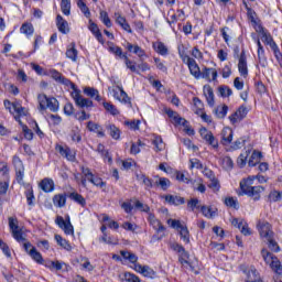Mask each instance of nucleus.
I'll return each instance as SVG.
<instances>
[{"label": "nucleus", "instance_id": "nucleus-42", "mask_svg": "<svg viewBox=\"0 0 282 282\" xmlns=\"http://www.w3.org/2000/svg\"><path fill=\"white\" fill-rule=\"evenodd\" d=\"M61 10L65 17H69L72 12V0H62Z\"/></svg>", "mask_w": 282, "mask_h": 282}, {"label": "nucleus", "instance_id": "nucleus-15", "mask_svg": "<svg viewBox=\"0 0 282 282\" xmlns=\"http://www.w3.org/2000/svg\"><path fill=\"white\" fill-rule=\"evenodd\" d=\"M82 186H84V188L87 187V182H94V177H96V175H94V173L91 172V170L89 167H82Z\"/></svg>", "mask_w": 282, "mask_h": 282}, {"label": "nucleus", "instance_id": "nucleus-12", "mask_svg": "<svg viewBox=\"0 0 282 282\" xmlns=\"http://www.w3.org/2000/svg\"><path fill=\"white\" fill-rule=\"evenodd\" d=\"M112 94L116 100H119V102H124V105H127V102H129L130 100L129 95H127L124 89H122V86H117L116 88H113Z\"/></svg>", "mask_w": 282, "mask_h": 282}, {"label": "nucleus", "instance_id": "nucleus-7", "mask_svg": "<svg viewBox=\"0 0 282 282\" xmlns=\"http://www.w3.org/2000/svg\"><path fill=\"white\" fill-rule=\"evenodd\" d=\"M172 250L178 253V261L182 265L188 264L189 254L184 247L177 242L171 245Z\"/></svg>", "mask_w": 282, "mask_h": 282}, {"label": "nucleus", "instance_id": "nucleus-4", "mask_svg": "<svg viewBox=\"0 0 282 282\" xmlns=\"http://www.w3.org/2000/svg\"><path fill=\"white\" fill-rule=\"evenodd\" d=\"M257 228L261 239H270V237H274V231L272 230V225H270V223L259 220Z\"/></svg>", "mask_w": 282, "mask_h": 282}, {"label": "nucleus", "instance_id": "nucleus-23", "mask_svg": "<svg viewBox=\"0 0 282 282\" xmlns=\"http://www.w3.org/2000/svg\"><path fill=\"white\" fill-rule=\"evenodd\" d=\"M126 50H128V52H132V54H135L139 58L147 56L144 50L138 44L133 45L131 43H127Z\"/></svg>", "mask_w": 282, "mask_h": 282}, {"label": "nucleus", "instance_id": "nucleus-48", "mask_svg": "<svg viewBox=\"0 0 282 282\" xmlns=\"http://www.w3.org/2000/svg\"><path fill=\"white\" fill-rule=\"evenodd\" d=\"M99 19H100L101 23H104V25H106V28H111V25H112L111 19L109 18V13H107V11H100Z\"/></svg>", "mask_w": 282, "mask_h": 282}, {"label": "nucleus", "instance_id": "nucleus-55", "mask_svg": "<svg viewBox=\"0 0 282 282\" xmlns=\"http://www.w3.org/2000/svg\"><path fill=\"white\" fill-rule=\"evenodd\" d=\"M228 113V106H218L216 109H215V115L218 117V118H226Z\"/></svg>", "mask_w": 282, "mask_h": 282}, {"label": "nucleus", "instance_id": "nucleus-53", "mask_svg": "<svg viewBox=\"0 0 282 282\" xmlns=\"http://www.w3.org/2000/svg\"><path fill=\"white\" fill-rule=\"evenodd\" d=\"M97 151L100 153V155H101V158H104V160H108V162H111V156L109 155V151L105 149L102 143L98 144Z\"/></svg>", "mask_w": 282, "mask_h": 282}, {"label": "nucleus", "instance_id": "nucleus-36", "mask_svg": "<svg viewBox=\"0 0 282 282\" xmlns=\"http://www.w3.org/2000/svg\"><path fill=\"white\" fill-rule=\"evenodd\" d=\"M108 51L111 52V54H115V56H118V58H123L127 53H122V48L113 43H110L108 46Z\"/></svg>", "mask_w": 282, "mask_h": 282}, {"label": "nucleus", "instance_id": "nucleus-18", "mask_svg": "<svg viewBox=\"0 0 282 282\" xmlns=\"http://www.w3.org/2000/svg\"><path fill=\"white\" fill-rule=\"evenodd\" d=\"M115 17L116 23L120 25V28H122L124 32H128L129 34L133 32V30H131V25L127 22V19L124 17H122L120 13H115Z\"/></svg>", "mask_w": 282, "mask_h": 282}, {"label": "nucleus", "instance_id": "nucleus-57", "mask_svg": "<svg viewBox=\"0 0 282 282\" xmlns=\"http://www.w3.org/2000/svg\"><path fill=\"white\" fill-rule=\"evenodd\" d=\"M154 65L156 66V69H160V72H163V74H166L169 72V68L166 67L164 62L160 59V57H154Z\"/></svg>", "mask_w": 282, "mask_h": 282}, {"label": "nucleus", "instance_id": "nucleus-63", "mask_svg": "<svg viewBox=\"0 0 282 282\" xmlns=\"http://www.w3.org/2000/svg\"><path fill=\"white\" fill-rule=\"evenodd\" d=\"M259 160H261V153L253 152L251 159L249 160V166H257V162H259Z\"/></svg>", "mask_w": 282, "mask_h": 282}, {"label": "nucleus", "instance_id": "nucleus-37", "mask_svg": "<svg viewBox=\"0 0 282 282\" xmlns=\"http://www.w3.org/2000/svg\"><path fill=\"white\" fill-rule=\"evenodd\" d=\"M106 129L112 140H120V128L116 127V124H108Z\"/></svg>", "mask_w": 282, "mask_h": 282}, {"label": "nucleus", "instance_id": "nucleus-13", "mask_svg": "<svg viewBox=\"0 0 282 282\" xmlns=\"http://www.w3.org/2000/svg\"><path fill=\"white\" fill-rule=\"evenodd\" d=\"M200 78H205L207 83L217 80V69L205 67L200 72Z\"/></svg>", "mask_w": 282, "mask_h": 282}, {"label": "nucleus", "instance_id": "nucleus-58", "mask_svg": "<svg viewBox=\"0 0 282 282\" xmlns=\"http://www.w3.org/2000/svg\"><path fill=\"white\" fill-rule=\"evenodd\" d=\"M258 61L261 67H268V58L265 57V50L258 51Z\"/></svg>", "mask_w": 282, "mask_h": 282}, {"label": "nucleus", "instance_id": "nucleus-21", "mask_svg": "<svg viewBox=\"0 0 282 282\" xmlns=\"http://www.w3.org/2000/svg\"><path fill=\"white\" fill-rule=\"evenodd\" d=\"M135 272H139L140 274H143V276H154L155 271L151 269L149 265H142V264H134Z\"/></svg>", "mask_w": 282, "mask_h": 282}, {"label": "nucleus", "instance_id": "nucleus-51", "mask_svg": "<svg viewBox=\"0 0 282 282\" xmlns=\"http://www.w3.org/2000/svg\"><path fill=\"white\" fill-rule=\"evenodd\" d=\"M104 108L106 109V111L111 113V116H119L120 115V111L118 110V108H116L113 106V104H111V102H104Z\"/></svg>", "mask_w": 282, "mask_h": 282}, {"label": "nucleus", "instance_id": "nucleus-9", "mask_svg": "<svg viewBox=\"0 0 282 282\" xmlns=\"http://www.w3.org/2000/svg\"><path fill=\"white\" fill-rule=\"evenodd\" d=\"M3 105L10 113H17V116H25V108H23L19 102H11L10 100L6 99Z\"/></svg>", "mask_w": 282, "mask_h": 282}, {"label": "nucleus", "instance_id": "nucleus-45", "mask_svg": "<svg viewBox=\"0 0 282 282\" xmlns=\"http://www.w3.org/2000/svg\"><path fill=\"white\" fill-rule=\"evenodd\" d=\"M193 102H194L193 111L194 113L199 116V113L204 111V102H202L200 99L197 97H194Z\"/></svg>", "mask_w": 282, "mask_h": 282}, {"label": "nucleus", "instance_id": "nucleus-2", "mask_svg": "<svg viewBox=\"0 0 282 282\" xmlns=\"http://www.w3.org/2000/svg\"><path fill=\"white\" fill-rule=\"evenodd\" d=\"M257 177L259 176H249L240 182L242 193L248 195V197H252L254 202H259V199H261V193L264 191L263 186L261 185L252 186Z\"/></svg>", "mask_w": 282, "mask_h": 282}, {"label": "nucleus", "instance_id": "nucleus-50", "mask_svg": "<svg viewBox=\"0 0 282 282\" xmlns=\"http://www.w3.org/2000/svg\"><path fill=\"white\" fill-rule=\"evenodd\" d=\"M46 109H50V111L53 112L58 111V100L54 97H51L48 99V104L46 105Z\"/></svg>", "mask_w": 282, "mask_h": 282}, {"label": "nucleus", "instance_id": "nucleus-64", "mask_svg": "<svg viewBox=\"0 0 282 282\" xmlns=\"http://www.w3.org/2000/svg\"><path fill=\"white\" fill-rule=\"evenodd\" d=\"M123 279L127 282H140V278H138V275H135L133 273H129V272H126L123 274Z\"/></svg>", "mask_w": 282, "mask_h": 282}, {"label": "nucleus", "instance_id": "nucleus-33", "mask_svg": "<svg viewBox=\"0 0 282 282\" xmlns=\"http://www.w3.org/2000/svg\"><path fill=\"white\" fill-rule=\"evenodd\" d=\"M69 199H72L73 202H76V204H79V206H82L83 208H85V206H87V200L85 199V197H83V195L73 192L68 195Z\"/></svg>", "mask_w": 282, "mask_h": 282}, {"label": "nucleus", "instance_id": "nucleus-60", "mask_svg": "<svg viewBox=\"0 0 282 282\" xmlns=\"http://www.w3.org/2000/svg\"><path fill=\"white\" fill-rule=\"evenodd\" d=\"M208 186L209 188H212V191H214V193H219V189L221 188V185L219 184V180H217L216 176L209 181Z\"/></svg>", "mask_w": 282, "mask_h": 282}, {"label": "nucleus", "instance_id": "nucleus-27", "mask_svg": "<svg viewBox=\"0 0 282 282\" xmlns=\"http://www.w3.org/2000/svg\"><path fill=\"white\" fill-rule=\"evenodd\" d=\"M152 47L160 56H169V47L165 46L164 42H154Z\"/></svg>", "mask_w": 282, "mask_h": 282}, {"label": "nucleus", "instance_id": "nucleus-44", "mask_svg": "<svg viewBox=\"0 0 282 282\" xmlns=\"http://www.w3.org/2000/svg\"><path fill=\"white\" fill-rule=\"evenodd\" d=\"M77 2V7L79 8L80 12H83V14L89 19V17H91V12L89 11V7H87V3H85V1L83 0H76Z\"/></svg>", "mask_w": 282, "mask_h": 282}, {"label": "nucleus", "instance_id": "nucleus-49", "mask_svg": "<svg viewBox=\"0 0 282 282\" xmlns=\"http://www.w3.org/2000/svg\"><path fill=\"white\" fill-rule=\"evenodd\" d=\"M218 93L220 94L221 98H230V96H232V89L228 86H220L218 88Z\"/></svg>", "mask_w": 282, "mask_h": 282}, {"label": "nucleus", "instance_id": "nucleus-16", "mask_svg": "<svg viewBox=\"0 0 282 282\" xmlns=\"http://www.w3.org/2000/svg\"><path fill=\"white\" fill-rule=\"evenodd\" d=\"M245 274L247 276L245 282H262L261 276L259 275V272L254 269V267L246 270Z\"/></svg>", "mask_w": 282, "mask_h": 282}, {"label": "nucleus", "instance_id": "nucleus-8", "mask_svg": "<svg viewBox=\"0 0 282 282\" xmlns=\"http://www.w3.org/2000/svg\"><path fill=\"white\" fill-rule=\"evenodd\" d=\"M238 72L242 78H248V57L245 50L241 51L238 59Z\"/></svg>", "mask_w": 282, "mask_h": 282}, {"label": "nucleus", "instance_id": "nucleus-3", "mask_svg": "<svg viewBox=\"0 0 282 282\" xmlns=\"http://www.w3.org/2000/svg\"><path fill=\"white\" fill-rule=\"evenodd\" d=\"M9 228H10L13 239H15V241H18V243L24 242L23 248H24L25 252L29 254L30 250H32V248H34V246H32V243L30 241H28V239H25V237H23V229H21L19 227V220H17V218L10 217L9 218Z\"/></svg>", "mask_w": 282, "mask_h": 282}, {"label": "nucleus", "instance_id": "nucleus-5", "mask_svg": "<svg viewBox=\"0 0 282 282\" xmlns=\"http://www.w3.org/2000/svg\"><path fill=\"white\" fill-rule=\"evenodd\" d=\"M55 150L62 155L67 162H76V150L70 149L67 145L57 144Z\"/></svg>", "mask_w": 282, "mask_h": 282}, {"label": "nucleus", "instance_id": "nucleus-46", "mask_svg": "<svg viewBox=\"0 0 282 282\" xmlns=\"http://www.w3.org/2000/svg\"><path fill=\"white\" fill-rule=\"evenodd\" d=\"M265 241L268 242L269 249L272 252H281V247H279V243L276 242V240H274V236L267 238Z\"/></svg>", "mask_w": 282, "mask_h": 282}, {"label": "nucleus", "instance_id": "nucleus-24", "mask_svg": "<svg viewBox=\"0 0 282 282\" xmlns=\"http://www.w3.org/2000/svg\"><path fill=\"white\" fill-rule=\"evenodd\" d=\"M204 96L206 98L207 105H209V107H214L215 106V93L213 91V88L210 86H204Z\"/></svg>", "mask_w": 282, "mask_h": 282}, {"label": "nucleus", "instance_id": "nucleus-22", "mask_svg": "<svg viewBox=\"0 0 282 282\" xmlns=\"http://www.w3.org/2000/svg\"><path fill=\"white\" fill-rule=\"evenodd\" d=\"M53 204L56 208H65L67 204V194H56L53 196Z\"/></svg>", "mask_w": 282, "mask_h": 282}, {"label": "nucleus", "instance_id": "nucleus-11", "mask_svg": "<svg viewBox=\"0 0 282 282\" xmlns=\"http://www.w3.org/2000/svg\"><path fill=\"white\" fill-rule=\"evenodd\" d=\"M55 224L64 230L65 235H74V226L72 223H65V218H63V216H57Z\"/></svg>", "mask_w": 282, "mask_h": 282}, {"label": "nucleus", "instance_id": "nucleus-61", "mask_svg": "<svg viewBox=\"0 0 282 282\" xmlns=\"http://www.w3.org/2000/svg\"><path fill=\"white\" fill-rule=\"evenodd\" d=\"M153 144L155 147V151H164V141L162 140V137H155Z\"/></svg>", "mask_w": 282, "mask_h": 282}, {"label": "nucleus", "instance_id": "nucleus-35", "mask_svg": "<svg viewBox=\"0 0 282 282\" xmlns=\"http://www.w3.org/2000/svg\"><path fill=\"white\" fill-rule=\"evenodd\" d=\"M187 67L189 69V74H192L194 78H197V79L202 78V70L199 69V65H197L196 61L187 65Z\"/></svg>", "mask_w": 282, "mask_h": 282}, {"label": "nucleus", "instance_id": "nucleus-29", "mask_svg": "<svg viewBox=\"0 0 282 282\" xmlns=\"http://www.w3.org/2000/svg\"><path fill=\"white\" fill-rule=\"evenodd\" d=\"M154 186H159L162 191H169L171 187V181L166 177L155 176Z\"/></svg>", "mask_w": 282, "mask_h": 282}, {"label": "nucleus", "instance_id": "nucleus-28", "mask_svg": "<svg viewBox=\"0 0 282 282\" xmlns=\"http://www.w3.org/2000/svg\"><path fill=\"white\" fill-rule=\"evenodd\" d=\"M66 56L73 61L74 63H76L77 58H78V50H76V43L72 42L67 50H66Z\"/></svg>", "mask_w": 282, "mask_h": 282}, {"label": "nucleus", "instance_id": "nucleus-30", "mask_svg": "<svg viewBox=\"0 0 282 282\" xmlns=\"http://www.w3.org/2000/svg\"><path fill=\"white\" fill-rule=\"evenodd\" d=\"M232 142V129L224 128L221 131V143L226 147Z\"/></svg>", "mask_w": 282, "mask_h": 282}, {"label": "nucleus", "instance_id": "nucleus-39", "mask_svg": "<svg viewBox=\"0 0 282 282\" xmlns=\"http://www.w3.org/2000/svg\"><path fill=\"white\" fill-rule=\"evenodd\" d=\"M261 256L263 258V261L268 265H272V263L274 262V259H276V257L274 254L270 253V251H268V249H262L261 250Z\"/></svg>", "mask_w": 282, "mask_h": 282}, {"label": "nucleus", "instance_id": "nucleus-17", "mask_svg": "<svg viewBox=\"0 0 282 282\" xmlns=\"http://www.w3.org/2000/svg\"><path fill=\"white\" fill-rule=\"evenodd\" d=\"M88 30H90L91 34L97 39L98 43H105V39L102 37V33L94 21L89 20Z\"/></svg>", "mask_w": 282, "mask_h": 282}, {"label": "nucleus", "instance_id": "nucleus-43", "mask_svg": "<svg viewBox=\"0 0 282 282\" xmlns=\"http://www.w3.org/2000/svg\"><path fill=\"white\" fill-rule=\"evenodd\" d=\"M137 177H138L139 182H142V184H144V186L148 191L153 188V186H155V183H153V181H151V178H149L144 174L138 175Z\"/></svg>", "mask_w": 282, "mask_h": 282}, {"label": "nucleus", "instance_id": "nucleus-54", "mask_svg": "<svg viewBox=\"0 0 282 282\" xmlns=\"http://www.w3.org/2000/svg\"><path fill=\"white\" fill-rule=\"evenodd\" d=\"M180 236H181V239H183V241L185 243H188L191 241V235H189L188 228L186 226H183L180 229Z\"/></svg>", "mask_w": 282, "mask_h": 282}, {"label": "nucleus", "instance_id": "nucleus-6", "mask_svg": "<svg viewBox=\"0 0 282 282\" xmlns=\"http://www.w3.org/2000/svg\"><path fill=\"white\" fill-rule=\"evenodd\" d=\"M13 165L15 169V176L18 184H22L23 177L25 175V167L23 166V161L18 155L13 156Z\"/></svg>", "mask_w": 282, "mask_h": 282}, {"label": "nucleus", "instance_id": "nucleus-14", "mask_svg": "<svg viewBox=\"0 0 282 282\" xmlns=\"http://www.w3.org/2000/svg\"><path fill=\"white\" fill-rule=\"evenodd\" d=\"M163 199H165V202L167 204H170V206H182V204H185V199L182 196H177V195H164Z\"/></svg>", "mask_w": 282, "mask_h": 282}, {"label": "nucleus", "instance_id": "nucleus-56", "mask_svg": "<svg viewBox=\"0 0 282 282\" xmlns=\"http://www.w3.org/2000/svg\"><path fill=\"white\" fill-rule=\"evenodd\" d=\"M221 164L226 171H230L232 166H235V163L232 162V159H230V156H224L221 159Z\"/></svg>", "mask_w": 282, "mask_h": 282}, {"label": "nucleus", "instance_id": "nucleus-10", "mask_svg": "<svg viewBox=\"0 0 282 282\" xmlns=\"http://www.w3.org/2000/svg\"><path fill=\"white\" fill-rule=\"evenodd\" d=\"M200 137L205 139L207 144H210L213 149H217L219 147V142L217 139H215V135H213V132L208 131L206 128H200L199 130Z\"/></svg>", "mask_w": 282, "mask_h": 282}, {"label": "nucleus", "instance_id": "nucleus-32", "mask_svg": "<svg viewBox=\"0 0 282 282\" xmlns=\"http://www.w3.org/2000/svg\"><path fill=\"white\" fill-rule=\"evenodd\" d=\"M120 254H121V257H123V259H126V261H129L130 263H133V265H140L138 263V256H135V253L130 252V251L121 250Z\"/></svg>", "mask_w": 282, "mask_h": 282}, {"label": "nucleus", "instance_id": "nucleus-1", "mask_svg": "<svg viewBox=\"0 0 282 282\" xmlns=\"http://www.w3.org/2000/svg\"><path fill=\"white\" fill-rule=\"evenodd\" d=\"M48 75L51 76V78H53V80H55L59 85H65V87H70L73 89L70 96L74 99L75 105H77V107H80V109H85V107L94 106V101L84 98L83 95H80V90L76 89V85L72 83V80L63 76L61 72L56 69H51L48 70Z\"/></svg>", "mask_w": 282, "mask_h": 282}, {"label": "nucleus", "instance_id": "nucleus-59", "mask_svg": "<svg viewBox=\"0 0 282 282\" xmlns=\"http://www.w3.org/2000/svg\"><path fill=\"white\" fill-rule=\"evenodd\" d=\"M262 41L265 43V45H269V47H274L276 45V42H274V39H272V35L268 33H263Z\"/></svg>", "mask_w": 282, "mask_h": 282}, {"label": "nucleus", "instance_id": "nucleus-38", "mask_svg": "<svg viewBox=\"0 0 282 282\" xmlns=\"http://www.w3.org/2000/svg\"><path fill=\"white\" fill-rule=\"evenodd\" d=\"M84 94L86 96H89L90 98H95V100H97V102H100V100H102V98L100 97L98 89L91 88V87H86L84 89Z\"/></svg>", "mask_w": 282, "mask_h": 282}, {"label": "nucleus", "instance_id": "nucleus-41", "mask_svg": "<svg viewBox=\"0 0 282 282\" xmlns=\"http://www.w3.org/2000/svg\"><path fill=\"white\" fill-rule=\"evenodd\" d=\"M21 34H25L26 36H32L34 34V26L32 23H23L20 28Z\"/></svg>", "mask_w": 282, "mask_h": 282}, {"label": "nucleus", "instance_id": "nucleus-52", "mask_svg": "<svg viewBox=\"0 0 282 282\" xmlns=\"http://www.w3.org/2000/svg\"><path fill=\"white\" fill-rule=\"evenodd\" d=\"M270 268L271 270H273V272H275V274H282V265L279 258L274 259L273 262H271Z\"/></svg>", "mask_w": 282, "mask_h": 282}, {"label": "nucleus", "instance_id": "nucleus-26", "mask_svg": "<svg viewBox=\"0 0 282 282\" xmlns=\"http://www.w3.org/2000/svg\"><path fill=\"white\" fill-rule=\"evenodd\" d=\"M148 220L158 232H164V230H166V228L162 226V223L155 218V215L149 214Z\"/></svg>", "mask_w": 282, "mask_h": 282}, {"label": "nucleus", "instance_id": "nucleus-34", "mask_svg": "<svg viewBox=\"0 0 282 282\" xmlns=\"http://www.w3.org/2000/svg\"><path fill=\"white\" fill-rule=\"evenodd\" d=\"M202 214L207 219H213L214 217H217V209L208 206H200Z\"/></svg>", "mask_w": 282, "mask_h": 282}, {"label": "nucleus", "instance_id": "nucleus-62", "mask_svg": "<svg viewBox=\"0 0 282 282\" xmlns=\"http://www.w3.org/2000/svg\"><path fill=\"white\" fill-rule=\"evenodd\" d=\"M25 197H26L28 206H34L35 197H34V191L32 188L25 192Z\"/></svg>", "mask_w": 282, "mask_h": 282}, {"label": "nucleus", "instance_id": "nucleus-31", "mask_svg": "<svg viewBox=\"0 0 282 282\" xmlns=\"http://www.w3.org/2000/svg\"><path fill=\"white\" fill-rule=\"evenodd\" d=\"M40 187L44 193H52L54 191V180L52 178H44L40 183Z\"/></svg>", "mask_w": 282, "mask_h": 282}, {"label": "nucleus", "instance_id": "nucleus-25", "mask_svg": "<svg viewBox=\"0 0 282 282\" xmlns=\"http://www.w3.org/2000/svg\"><path fill=\"white\" fill-rule=\"evenodd\" d=\"M29 257H31V259L35 261V263H39V265H43V263H45L43 254H41V252L36 250V247H32V249H30Z\"/></svg>", "mask_w": 282, "mask_h": 282}, {"label": "nucleus", "instance_id": "nucleus-40", "mask_svg": "<svg viewBox=\"0 0 282 282\" xmlns=\"http://www.w3.org/2000/svg\"><path fill=\"white\" fill-rule=\"evenodd\" d=\"M55 241L61 246V248H64V250H72V245H69V241H67L63 236L55 235Z\"/></svg>", "mask_w": 282, "mask_h": 282}, {"label": "nucleus", "instance_id": "nucleus-47", "mask_svg": "<svg viewBox=\"0 0 282 282\" xmlns=\"http://www.w3.org/2000/svg\"><path fill=\"white\" fill-rule=\"evenodd\" d=\"M37 100L41 111H45V109H47V104L50 102V97H47V95H39Z\"/></svg>", "mask_w": 282, "mask_h": 282}, {"label": "nucleus", "instance_id": "nucleus-19", "mask_svg": "<svg viewBox=\"0 0 282 282\" xmlns=\"http://www.w3.org/2000/svg\"><path fill=\"white\" fill-rule=\"evenodd\" d=\"M56 25L58 32H61L62 34H69V23L61 15L56 17Z\"/></svg>", "mask_w": 282, "mask_h": 282}, {"label": "nucleus", "instance_id": "nucleus-20", "mask_svg": "<svg viewBox=\"0 0 282 282\" xmlns=\"http://www.w3.org/2000/svg\"><path fill=\"white\" fill-rule=\"evenodd\" d=\"M165 113H166V116H169V118H171V120L174 124H186V119L182 118L180 116V113H177L171 109L165 110Z\"/></svg>", "mask_w": 282, "mask_h": 282}]
</instances>
